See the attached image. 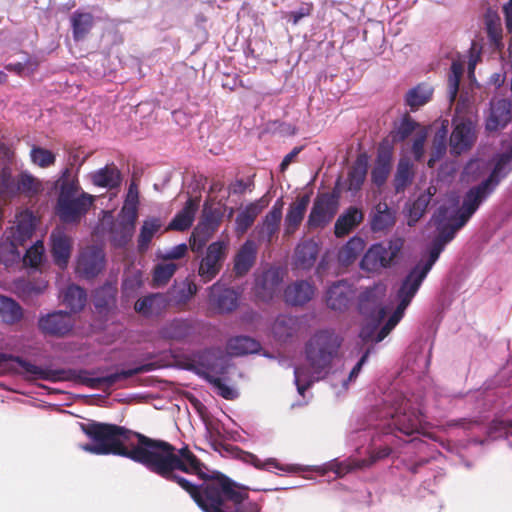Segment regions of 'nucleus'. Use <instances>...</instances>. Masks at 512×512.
Segmentation results:
<instances>
[{
  "mask_svg": "<svg viewBox=\"0 0 512 512\" xmlns=\"http://www.w3.org/2000/svg\"><path fill=\"white\" fill-rule=\"evenodd\" d=\"M363 249V241L359 237L350 239L340 250V258L348 262L355 260L360 250Z\"/></svg>",
  "mask_w": 512,
  "mask_h": 512,
  "instance_id": "58",
  "label": "nucleus"
},
{
  "mask_svg": "<svg viewBox=\"0 0 512 512\" xmlns=\"http://www.w3.org/2000/svg\"><path fill=\"white\" fill-rule=\"evenodd\" d=\"M512 120V103L507 99H493L490 102V112L485 121L489 132L505 128Z\"/></svg>",
  "mask_w": 512,
  "mask_h": 512,
  "instance_id": "16",
  "label": "nucleus"
},
{
  "mask_svg": "<svg viewBox=\"0 0 512 512\" xmlns=\"http://www.w3.org/2000/svg\"><path fill=\"white\" fill-rule=\"evenodd\" d=\"M228 243L220 240L211 243L202 258L198 275L204 283L213 280L221 271L224 261L227 257Z\"/></svg>",
  "mask_w": 512,
  "mask_h": 512,
  "instance_id": "8",
  "label": "nucleus"
},
{
  "mask_svg": "<svg viewBox=\"0 0 512 512\" xmlns=\"http://www.w3.org/2000/svg\"><path fill=\"white\" fill-rule=\"evenodd\" d=\"M310 202L308 194L302 195L290 204L285 217V235H291L299 228Z\"/></svg>",
  "mask_w": 512,
  "mask_h": 512,
  "instance_id": "26",
  "label": "nucleus"
},
{
  "mask_svg": "<svg viewBox=\"0 0 512 512\" xmlns=\"http://www.w3.org/2000/svg\"><path fill=\"white\" fill-rule=\"evenodd\" d=\"M121 180V173L114 164H107L91 174L92 183L102 188H117L120 186Z\"/></svg>",
  "mask_w": 512,
  "mask_h": 512,
  "instance_id": "34",
  "label": "nucleus"
},
{
  "mask_svg": "<svg viewBox=\"0 0 512 512\" xmlns=\"http://www.w3.org/2000/svg\"><path fill=\"white\" fill-rule=\"evenodd\" d=\"M397 211L386 202H379L369 213L370 228L374 233L387 234L395 226Z\"/></svg>",
  "mask_w": 512,
  "mask_h": 512,
  "instance_id": "15",
  "label": "nucleus"
},
{
  "mask_svg": "<svg viewBox=\"0 0 512 512\" xmlns=\"http://www.w3.org/2000/svg\"><path fill=\"white\" fill-rule=\"evenodd\" d=\"M166 304L167 301L164 295L154 293L138 299L134 304V309L137 313L150 317L159 314L166 307Z\"/></svg>",
  "mask_w": 512,
  "mask_h": 512,
  "instance_id": "35",
  "label": "nucleus"
},
{
  "mask_svg": "<svg viewBox=\"0 0 512 512\" xmlns=\"http://www.w3.org/2000/svg\"><path fill=\"white\" fill-rule=\"evenodd\" d=\"M51 254L54 263L60 268L65 269L68 265L71 251L72 240L64 231L56 229L50 235Z\"/></svg>",
  "mask_w": 512,
  "mask_h": 512,
  "instance_id": "21",
  "label": "nucleus"
},
{
  "mask_svg": "<svg viewBox=\"0 0 512 512\" xmlns=\"http://www.w3.org/2000/svg\"><path fill=\"white\" fill-rule=\"evenodd\" d=\"M403 245L404 240L401 237H394L390 239L386 245L377 243L376 247L381 250V258H386L388 267H390L401 252Z\"/></svg>",
  "mask_w": 512,
  "mask_h": 512,
  "instance_id": "52",
  "label": "nucleus"
},
{
  "mask_svg": "<svg viewBox=\"0 0 512 512\" xmlns=\"http://www.w3.org/2000/svg\"><path fill=\"white\" fill-rule=\"evenodd\" d=\"M417 127L418 123L414 121L410 115H404L399 125L390 133L392 142L400 143L405 141L410 135H412Z\"/></svg>",
  "mask_w": 512,
  "mask_h": 512,
  "instance_id": "50",
  "label": "nucleus"
},
{
  "mask_svg": "<svg viewBox=\"0 0 512 512\" xmlns=\"http://www.w3.org/2000/svg\"><path fill=\"white\" fill-rule=\"evenodd\" d=\"M512 171V145L505 152L498 154L495 158V165L489 176L483 180L495 190L502 179Z\"/></svg>",
  "mask_w": 512,
  "mask_h": 512,
  "instance_id": "27",
  "label": "nucleus"
},
{
  "mask_svg": "<svg viewBox=\"0 0 512 512\" xmlns=\"http://www.w3.org/2000/svg\"><path fill=\"white\" fill-rule=\"evenodd\" d=\"M409 306V304L406 301L399 300V304L393 314L389 317L387 322L384 324V326L379 330L377 337H376V343L381 342L384 340L388 334L394 329V327L398 324V322L401 320V318L404 315V311Z\"/></svg>",
  "mask_w": 512,
  "mask_h": 512,
  "instance_id": "51",
  "label": "nucleus"
},
{
  "mask_svg": "<svg viewBox=\"0 0 512 512\" xmlns=\"http://www.w3.org/2000/svg\"><path fill=\"white\" fill-rule=\"evenodd\" d=\"M489 434L494 437H512V420L494 419L489 425Z\"/></svg>",
  "mask_w": 512,
  "mask_h": 512,
  "instance_id": "59",
  "label": "nucleus"
},
{
  "mask_svg": "<svg viewBox=\"0 0 512 512\" xmlns=\"http://www.w3.org/2000/svg\"><path fill=\"white\" fill-rule=\"evenodd\" d=\"M44 253V246L41 241H37L30 247L24 256V263L30 267L36 268L40 265Z\"/></svg>",
  "mask_w": 512,
  "mask_h": 512,
  "instance_id": "60",
  "label": "nucleus"
},
{
  "mask_svg": "<svg viewBox=\"0 0 512 512\" xmlns=\"http://www.w3.org/2000/svg\"><path fill=\"white\" fill-rule=\"evenodd\" d=\"M392 424L396 430L405 435L420 433L423 428L422 413L405 402L401 409L396 410L392 415Z\"/></svg>",
  "mask_w": 512,
  "mask_h": 512,
  "instance_id": "14",
  "label": "nucleus"
},
{
  "mask_svg": "<svg viewBox=\"0 0 512 512\" xmlns=\"http://www.w3.org/2000/svg\"><path fill=\"white\" fill-rule=\"evenodd\" d=\"M268 206V200L264 197L249 203L240 211L235 219V231L243 235L254 224L257 216Z\"/></svg>",
  "mask_w": 512,
  "mask_h": 512,
  "instance_id": "24",
  "label": "nucleus"
},
{
  "mask_svg": "<svg viewBox=\"0 0 512 512\" xmlns=\"http://www.w3.org/2000/svg\"><path fill=\"white\" fill-rule=\"evenodd\" d=\"M431 269L430 264L423 261L417 263L403 279L397 291V298L410 304Z\"/></svg>",
  "mask_w": 512,
  "mask_h": 512,
  "instance_id": "13",
  "label": "nucleus"
},
{
  "mask_svg": "<svg viewBox=\"0 0 512 512\" xmlns=\"http://www.w3.org/2000/svg\"><path fill=\"white\" fill-rule=\"evenodd\" d=\"M199 199L198 198H189L185 206L181 211H179L171 222L168 224L166 230L173 231H185L189 229L194 221L196 211L198 209Z\"/></svg>",
  "mask_w": 512,
  "mask_h": 512,
  "instance_id": "32",
  "label": "nucleus"
},
{
  "mask_svg": "<svg viewBox=\"0 0 512 512\" xmlns=\"http://www.w3.org/2000/svg\"><path fill=\"white\" fill-rule=\"evenodd\" d=\"M463 74V67L458 62H453L448 77V90L451 101H454L459 90L460 80Z\"/></svg>",
  "mask_w": 512,
  "mask_h": 512,
  "instance_id": "54",
  "label": "nucleus"
},
{
  "mask_svg": "<svg viewBox=\"0 0 512 512\" xmlns=\"http://www.w3.org/2000/svg\"><path fill=\"white\" fill-rule=\"evenodd\" d=\"M447 133V126L442 125L433 137L431 153L427 162L430 168L434 167L435 163L438 162L446 153Z\"/></svg>",
  "mask_w": 512,
  "mask_h": 512,
  "instance_id": "45",
  "label": "nucleus"
},
{
  "mask_svg": "<svg viewBox=\"0 0 512 512\" xmlns=\"http://www.w3.org/2000/svg\"><path fill=\"white\" fill-rule=\"evenodd\" d=\"M30 154L32 162L42 168L53 165L56 160L55 155L50 150L44 149L42 147L34 146L31 149Z\"/></svg>",
  "mask_w": 512,
  "mask_h": 512,
  "instance_id": "55",
  "label": "nucleus"
},
{
  "mask_svg": "<svg viewBox=\"0 0 512 512\" xmlns=\"http://www.w3.org/2000/svg\"><path fill=\"white\" fill-rule=\"evenodd\" d=\"M260 348V343L249 336H236L227 343V350L232 356L256 353Z\"/></svg>",
  "mask_w": 512,
  "mask_h": 512,
  "instance_id": "42",
  "label": "nucleus"
},
{
  "mask_svg": "<svg viewBox=\"0 0 512 512\" xmlns=\"http://www.w3.org/2000/svg\"><path fill=\"white\" fill-rule=\"evenodd\" d=\"M257 257L256 244L247 240L234 257L233 271L237 277L245 276L254 266Z\"/></svg>",
  "mask_w": 512,
  "mask_h": 512,
  "instance_id": "25",
  "label": "nucleus"
},
{
  "mask_svg": "<svg viewBox=\"0 0 512 512\" xmlns=\"http://www.w3.org/2000/svg\"><path fill=\"white\" fill-rule=\"evenodd\" d=\"M272 331L280 341H286L295 332V319L287 315L278 316L272 326Z\"/></svg>",
  "mask_w": 512,
  "mask_h": 512,
  "instance_id": "49",
  "label": "nucleus"
},
{
  "mask_svg": "<svg viewBox=\"0 0 512 512\" xmlns=\"http://www.w3.org/2000/svg\"><path fill=\"white\" fill-rule=\"evenodd\" d=\"M326 304L335 311L345 310L351 300V288L347 281L339 280L333 283L326 292Z\"/></svg>",
  "mask_w": 512,
  "mask_h": 512,
  "instance_id": "23",
  "label": "nucleus"
},
{
  "mask_svg": "<svg viewBox=\"0 0 512 512\" xmlns=\"http://www.w3.org/2000/svg\"><path fill=\"white\" fill-rule=\"evenodd\" d=\"M17 177L14 178L8 169L0 173V197L17 195Z\"/></svg>",
  "mask_w": 512,
  "mask_h": 512,
  "instance_id": "57",
  "label": "nucleus"
},
{
  "mask_svg": "<svg viewBox=\"0 0 512 512\" xmlns=\"http://www.w3.org/2000/svg\"><path fill=\"white\" fill-rule=\"evenodd\" d=\"M105 266V256L101 249L92 247L81 252L77 270L87 279L96 277Z\"/></svg>",
  "mask_w": 512,
  "mask_h": 512,
  "instance_id": "19",
  "label": "nucleus"
},
{
  "mask_svg": "<svg viewBox=\"0 0 512 512\" xmlns=\"http://www.w3.org/2000/svg\"><path fill=\"white\" fill-rule=\"evenodd\" d=\"M162 221L158 217H150L143 221L138 235V250L139 252H145L155 236V234L161 229Z\"/></svg>",
  "mask_w": 512,
  "mask_h": 512,
  "instance_id": "43",
  "label": "nucleus"
},
{
  "mask_svg": "<svg viewBox=\"0 0 512 512\" xmlns=\"http://www.w3.org/2000/svg\"><path fill=\"white\" fill-rule=\"evenodd\" d=\"M192 322L187 319H173L165 324L159 331L162 339L171 341H184L193 333Z\"/></svg>",
  "mask_w": 512,
  "mask_h": 512,
  "instance_id": "31",
  "label": "nucleus"
},
{
  "mask_svg": "<svg viewBox=\"0 0 512 512\" xmlns=\"http://www.w3.org/2000/svg\"><path fill=\"white\" fill-rule=\"evenodd\" d=\"M178 266L175 263H160L153 270V281L157 285H164L169 282L175 274Z\"/></svg>",
  "mask_w": 512,
  "mask_h": 512,
  "instance_id": "53",
  "label": "nucleus"
},
{
  "mask_svg": "<svg viewBox=\"0 0 512 512\" xmlns=\"http://www.w3.org/2000/svg\"><path fill=\"white\" fill-rule=\"evenodd\" d=\"M21 306L11 298L0 296V316L5 323L14 324L22 318Z\"/></svg>",
  "mask_w": 512,
  "mask_h": 512,
  "instance_id": "47",
  "label": "nucleus"
},
{
  "mask_svg": "<svg viewBox=\"0 0 512 512\" xmlns=\"http://www.w3.org/2000/svg\"><path fill=\"white\" fill-rule=\"evenodd\" d=\"M414 175V165L411 160L409 158H401L397 164L393 179L395 193H403L412 184Z\"/></svg>",
  "mask_w": 512,
  "mask_h": 512,
  "instance_id": "36",
  "label": "nucleus"
},
{
  "mask_svg": "<svg viewBox=\"0 0 512 512\" xmlns=\"http://www.w3.org/2000/svg\"><path fill=\"white\" fill-rule=\"evenodd\" d=\"M318 253L319 246L314 240H303L295 248L294 265L299 269L308 270L314 266Z\"/></svg>",
  "mask_w": 512,
  "mask_h": 512,
  "instance_id": "29",
  "label": "nucleus"
},
{
  "mask_svg": "<svg viewBox=\"0 0 512 512\" xmlns=\"http://www.w3.org/2000/svg\"><path fill=\"white\" fill-rule=\"evenodd\" d=\"M493 191L494 190H492L487 183L482 181L480 184L471 187L465 193L462 206L456 215V217L460 219V225H465L468 222L482 202H484Z\"/></svg>",
  "mask_w": 512,
  "mask_h": 512,
  "instance_id": "11",
  "label": "nucleus"
},
{
  "mask_svg": "<svg viewBox=\"0 0 512 512\" xmlns=\"http://www.w3.org/2000/svg\"><path fill=\"white\" fill-rule=\"evenodd\" d=\"M368 157L365 153L357 156L355 162L348 172V190L358 191L361 189L367 175Z\"/></svg>",
  "mask_w": 512,
  "mask_h": 512,
  "instance_id": "37",
  "label": "nucleus"
},
{
  "mask_svg": "<svg viewBox=\"0 0 512 512\" xmlns=\"http://www.w3.org/2000/svg\"><path fill=\"white\" fill-rule=\"evenodd\" d=\"M198 291V287L196 283L193 281L186 280L183 282L182 286L179 287L174 296L177 303H187Z\"/></svg>",
  "mask_w": 512,
  "mask_h": 512,
  "instance_id": "61",
  "label": "nucleus"
},
{
  "mask_svg": "<svg viewBox=\"0 0 512 512\" xmlns=\"http://www.w3.org/2000/svg\"><path fill=\"white\" fill-rule=\"evenodd\" d=\"M283 205L282 199L277 200L262 222L256 227L259 240L265 241L267 245H271L275 237H277L282 219Z\"/></svg>",
  "mask_w": 512,
  "mask_h": 512,
  "instance_id": "17",
  "label": "nucleus"
},
{
  "mask_svg": "<svg viewBox=\"0 0 512 512\" xmlns=\"http://www.w3.org/2000/svg\"><path fill=\"white\" fill-rule=\"evenodd\" d=\"M77 180L62 182L57 199L56 211L61 221L75 223L89 210L93 204L92 195L82 192Z\"/></svg>",
  "mask_w": 512,
  "mask_h": 512,
  "instance_id": "3",
  "label": "nucleus"
},
{
  "mask_svg": "<svg viewBox=\"0 0 512 512\" xmlns=\"http://www.w3.org/2000/svg\"><path fill=\"white\" fill-rule=\"evenodd\" d=\"M282 280L279 269L270 268L264 271L256 280V295L264 301L272 299L273 295L279 291Z\"/></svg>",
  "mask_w": 512,
  "mask_h": 512,
  "instance_id": "22",
  "label": "nucleus"
},
{
  "mask_svg": "<svg viewBox=\"0 0 512 512\" xmlns=\"http://www.w3.org/2000/svg\"><path fill=\"white\" fill-rule=\"evenodd\" d=\"M239 294L232 288L224 287L220 282L210 287L209 302L220 313H230L238 307Z\"/></svg>",
  "mask_w": 512,
  "mask_h": 512,
  "instance_id": "18",
  "label": "nucleus"
},
{
  "mask_svg": "<svg viewBox=\"0 0 512 512\" xmlns=\"http://www.w3.org/2000/svg\"><path fill=\"white\" fill-rule=\"evenodd\" d=\"M429 204L428 194H420L417 197L409 209V225L411 222H417L424 215Z\"/></svg>",
  "mask_w": 512,
  "mask_h": 512,
  "instance_id": "56",
  "label": "nucleus"
},
{
  "mask_svg": "<svg viewBox=\"0 0 512 512\" xmlns=\"http://www.w3.org/2000/svg\"><path fill=\"white\" fill-rule=\"evenodd\" d=\"M243 459L245 462L253 465L257 469H264L268 466H271V467L283 470V468L280 466V464L274 458H270L265 463H262L261 460L255 454L250 453V452H245Z\"/></svg>",
  "mask_w": 512,
  "mask_h": 512,
  "instance_id": "63",
  "label": "nucleus"
},
{
  "mask_svg": "<svg viewBox=\"0 0 512 512\" xmlns=\"http://www.w3.org/2000/svg\"><path fill=\"white\" fill-rule=\"evenodd\" d=\"M381 250L372 245L364 254L361 260V268L368 272H379L384 268H388L386 258H381Z\"/></svg>",
  "mask_w": 512,
  "mask_h": 512,
  "instance_id": "46",
  "label": "nucleus"
},
{
  "mask_svg": "<svg viewBox=\"0 0 512 512\" xmlns=\"http://www.w3.org/2000/svg\"><path fill=\"white\" fill-rule=\"evenodd\" d=\"M208 381L218 390V394L226 400H233L238 393L226 385L219 377L207 376Z\"/></svg>",
  "mask_w": 512,
  "mask_h": 512,
  "instance_id": "62",
  "label": "nucleus"
},
{
  "mask_svg": "<svg viewBox=\"0 0 512 512\" xmlns=\"http://www.w3.org/2000/svg\"><path fill=\"white\" fill-rule=\"evenodd\" d=\"M392 167V149L390 147L380 146L375 161V165L371 171L372 182L381 187L387 181Z\"/></svg>",
  "mask_w": 512,
  "mask_h": 512,
  "instance_id": "28",
  "label": "nucleus"
},
{
  "mask_svg": "<svg viewBox=\"0 0 512 512\" xmlns=\"http://www.w3.org/2000/svg\"><path fill=\"white\" fill-rule=\"evenodd\" d=\"M341 344L342 339L334 331L328 329L317 331L308 340L305 345V356L312 374L316 377L308 375L304 368L296 367L294 375L299 394L304 395L315 379L319 380L329 372Z\"/></svg>",
  "mask_w": 512,
  "mask_h": 512,
  "instance_id": "1",
  "label": "nucleus"
},
{
  "mask_svg": "<svg viewBox=\"0 0 512 512\" xmlns=\"http://www.w3.org/2000/svg\"><path fill=\"white\" fill-rule=\"evenodd\" d=\"M339 207V198L335 193H323L316 197L308 216L309 228L322 227L335 216Z\"/></svg>",
  "mask_w": 512,
  "mask_h": 512,
  "instance_id": "10",
  "label": "nucleus"
},
{
  "mask_svg": "<svg viewBox=\"0 0 512 512\" xmlns=\"http://www.w3.org/2000/svg\"><path fill=\"white\" fill-rule=\"evenodd\" d=\"M17 194L33 197L43 190L42 183L32 174L23 171L17 175Z\"/></svg>",
  "mask_w": 512,
  "mask_h": 512,
  "instance_id": "44",
  "label": "nucleus"
},
{
  "mask_svg": "<svg viewBox=\"0 0 512 512\" xmlns=\"http://www.w3.org/2000/svg\"><path fill=\"white\" fill-rule=\"evenodd\" d=\"M73 320L67 312L57 311L39 319V328L46 334L64 336L73 328Z\"/></svg>",
  "mask_w": 512,
  "mask_h": 512,
  "instance_id": "20",
  "label": "nucleus"
},
{
  "mask_svg": "<svg viewBox=\"0 0 512 512\" xmlns=\"http://www.w3.org/2000/svg\"><path fill=\"white\" fill-rule=\"evenodd\" d=\"M452 124L450 151L454 155H460L474 146L477 140V122L469 116L455 115Z\"/></svg>",
  "mask_w": 512,
  "mask_h": 512,
  "instance_id": "6",
  "label": "nucleus"
},
{
  "mask_svg": "<svg viewBox=\"0 0 512 512\" xmlns=\"http://www.w3.org/2000/svg\"><path fill=\"white\" fill-rule=\"evenodd\" d=\"M117 287L111 283H106L95 290L93 294V303L98 311L109 310L116 304Z\"/></svg>",
  "mask_w": 512,
  "mask_h": 512,
  "instance_id": "41",
  "label": "nucleus"
},
{
  "mask_svg": "<svg viewBox=\"0 0 512 512\" xmlns=\"http://www.w3.org/2000/svg\"><path fill=\"white\" fill-rule=\"evenodd\" d=\"M426 141V133H418L412 144V153L415 160L420 161L424 155V145Z\"/></svg>",
  "mask_w": 512,
  "mask_h": 512,
  "instance_id": "64",
  "label": "nucleus"
},
{
  "mask_svg": "<svg viewBox=\"0 0 512 512\" xmlns=\"http://www.w3.org/2000/svg\"><path fill=\"white\" fill-rule=\"evenodd\" d=\"M358 306L359 312L368 320L361 328L360 337L365 342H376L379 325L387 315L386 307L380 303L374 288L366 289L360 294Z\"/></svg>",
  "mask_w": 512,
  "mask_h": 512,
  "instance_id": "4",
  "label": "nucleus"
},
{
  "mask_svg": "<svg viewBox=\"0 0 512 512\" xmlns=\"http://www.w3.org/2000/svg\"><path fill=\"white\" fill-rule=\"evenodd\" d=\"M36 227V217L32 211L24 210L16 215L15 225L6 232L8 250L17 253L18 246H24L31 239Z\"/></svg>",
  "mask_w": 512,
  "mask_h": 512,
  "instance_id": "9",
  "label": "nucleus"
},
{
  "mask_svg": "<svg viewBox=\"0 0 512 512\" xmlns=\"http://www.w3.org/2000/svg\"><path fill=\"white\" fill-rule=\"evenodd\" d=\"M94 26V16L89 12L75 11L71 16L73 39L81 41L87 37Z\"/></svg>",
  "mask_w": 512,
  "mask_h": 512,
  "instance_id": "38",
  "label": "nucleus"
},
{
  "mask_svg": "<svg viewBox=\"0 0 512 512\" xmlns=\"http://www.w3.org/2000/svg\"><path fill=\"white\" fill-rule=\"evenodd\" d=\"M486 33L491 46L496 50L504 47L502 42V24L498 16H487L485 19Z\"/></svg>",
  "mask_w": 512,
  "mask_h": 512,
  "instance_id": "48",
  "label": "nucleus"
},
{
  "mask_svg": "<svg viewBox=\"0 0 512 512\" xmlns=\"http://www.w3.org/2000/svg\"><path fill=\"white\" fill-rule=\"evenodd\" d=\"M225 205L218 203L217 205L206 202L203 207L202 217L194 228L190 242L192 249H195V245L198 242L197 250L202 248L213 234L218 230L222 223L224 216Z\"/></svg>",
  "mask_w": 512,
  "mask_h": 512,
  "instance_id": "5",
  "label": "nucleus"
},
{
  "mask_svg": "<svg viewBox=\"0 0 512 512\" xmlns=\"http://www.w3.org/2000/svg\"><path fill=\"white\" fill-rule=\"evenodd\" d=\"M27 366V375L33 380H45L49 382L72 381L77 384L85 385L91 389L110 388L118 381L128 379L137 374L152 371L155 366L153 363L142 364L137 367L121 370L107 376L92 377L93 371L85 369H44L32 363H25Z\"/></svg>",
  "mask_w": 512,
  "mask_h": 512,
  "instance_id": "2",
  "label": "nucleus"
},
{
  "mask_svg": "<svg viewBox=\"0 0 512 512\" xmlns=\"http://www.w3.org/2000/svg\"><path fill=\"white\" fill-rule=\"evenodd\" d=\"M62 302L71 312H79L86 305V291L78 285L71 284L63 292Z\"/></svg>",
  "mask_w": 512,
  "mask_h": 512,
  "instance_id": "40",
  "label": "nucleus"
},
{
  "mask_svg": "<svg viewBox=\"0 0 512 512\" xmlns=\"http://www.w3.org/2000/svg\"><path fill=\"white\" fill-rule=\"evenodd\" d=\"M314 290V286L308 281H296L286 287L284 298L288 304L302 306L312 299Z\"/></svg>",
  "mask_w": 512,
  "mask_h": 512,
  "instance_id": "30",
  "label": "nucleus"
},
{
  "mask_svg": "<svg viewBox=\"0 0 512 512\" xmlns=\"http://www.w3.org/2000/svg\"><path fill=\"white\" fill-rule=\"evenodd\" d=\"M138 217L137 207L134 204L125 215L113 224L110 230L111 243L117 248H124L132 240Z\"/></svg>",
  "mask_w": 512,
  "mask_h": 512,
  "instance_id": "12",
  "label": "nucleus"
},
{
  "mask_svg": "<svg viewBox=\"0 0 512 512\" xmlns=\"http://www.w3.org/2000/svg\"><path fill=\"white\" fill-rule=\"evenodd\" d=\"M446 212L447 208L440 207L438 210V215L434 217L438 234L431 242L429 248V258L425 261V263L430 264V266L432 267L438 260L446 244L452 241L456 235V232L464 226L460 225V219L456 216L451 219L453 223H443V220L445 219L446 216Z\"/></svg>",
  "mask_w": 512,
  "mask_h": 512,
  "instance_id": "7",
  "label": "nucleus"
},
{
  "mask_svg": "<svg viewBox=\"0 0 512 512\" xmlns=\"http://www.w3.org/2000/svg\"><path fill=\"white\" fill-rule=\"evenodd\" d=\"M364 219L362 210L355 206L349 207L342 215L338 217L334 226V234L341 238L348 235Z\"/></svg>",
  "mask_w": 512,
  "mask_h": 512,
  "instance_id": "33",
  "label": "nucleus"
},
{
  "mask_svg": "<svg viewBox=\"0 0 512 512\" xmlns=\"http://www.w3.org/2000/svg\"><path fill=\"white\" fill-rule=\"evenodd\" d=\"M433 95V87L427 83H420L408 90L405 95V103L411 111L418 110L421 106L428 103Z\"/></svg>",
  "mask_w": 512,
  "mask_h": 512,
  "instance_id": "39",
  "label": "nucleus"
}]
</instances>
